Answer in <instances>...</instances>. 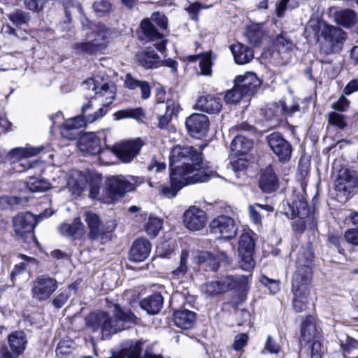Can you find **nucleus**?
Returning a JSON list of instances; mask_svg holds the SVG:
<instances>
[{"instance_id": "1", "label": "nucleus", "mask_w": 358, "mask_h": 358, "mask_svg": "<svg viewBox=\"0 0 358 358\" xmlns=\"http://www.w3.org/2000/svg\"><path fill=\"white\" fill-rule=\"evenodd\" d=\"M82 87L87 99H103V106L92 114L87 113L92 108V102L89 101L83 106L81 115L67 120L61 127V134L69 140L76 139L80 136V129L87 123H93L103 117L107 113L106 106L111 103L115 98L113 83H108L102 78H88L83 83Z\"/></svg>"}, {"instance_id": "2", "label": "nucleus", "mask_w": 358, "mask_h": 358, "mask_svg": "<svg viewBox=\"0 0 358 358\" xmlns=\"http://www.w3.org/2000/svg\"><path fill=\"white\" fill-rule=\"evenodd\" d=\"M169 160L170 172L176 173L178 169H182L185 178L194 177L193 180L197 182H206L215 175L203 161L202 152L193 146H174Z\"/></svg>"}, {"instance_id": "3", "label": "nucleus", "mask_w": 358, "mask_h": 358, "mask_svg": "<svg viewBox=\"0 0 358 358\" xmlns=\"http://www.w3.org/2000/svg\"><path fill=\"white\" fill-rule=\"evenodd\" d=\"M314 258L312 245L308 244L299 250L296 259V271L292 280V305L301 313L306 310L312 280V263Z\"/></svg>"}, {"instance_id": "4", "label": "nucleus", "mask_w": 358, "mask_h": 358, "mask_svg": "<svg viewBox=\"0 0 358 358\" xmlns=\"http://www.w3.org/2000/svg\"><path fill=\"white\" fill-rule=\"evenodd\" d=\"M113 320L106 312L92 313L85 319L86 325L94 332L100 331L102 339L126 329L124 322L137 323L136 316L129 310L121 308L118 304L114 306Z\"/></svg>"}, {"instance_id": "5", "label": "nucleus", "mask_w": 358, "mask_h": 358, "mask_svg": "<svg viewBox=\"0 0 358 358\" xmlns=\"http://www.w3.org/2000/svg\"><path fill=\"white\" fill-rule=\"evenodd\" d=\"M140 182L139 178L130 175L110 176L105 181L101 202L106 204L114 203L127 192L134 191Z\"/></svg>"}, {"instance_id": "6", "label": "nucleus", "mask_w": 358, "mask_h": 358, "mask_svg": "<svg viewBox=\"0 0 358 358\" xmlns=\"http://www.w3.org/2000/svg\"><path fill=\"white\" fill-rule=\"evenodd\" d=\"M82 20L84 29H91L87 41L76 45V48L85 53L92 55L101 52L107 46L112 37V31L103 24H94L87 19Z\"/></svg>"}, {"instance_id": "7", "label": "nucleus", "mask_w": 358, "mask_h": 358, "mask_svg": "<svg viewBox=\"0 0 358 358\" xmlns=\"http://www.w3.org/2000/svg\"><path fill=\"white\" fill-rule=\"evenodd\" d=\"M320 29L321 52L327 55L339 52L346 40V33L339 27L326 23Z\"/></svg>"}, {"instance_id": "8", "label": "nucleus", "mask_w": 358, "mask_h": 358, "mask_svg": "<svg viewBox=\"0 0 358 358\" xmlns=\"http://www.w3.org/2000/svg\"><path fill=\"white\" fill-rule=\"evenodd\" d=\"M43 147H17L12 149L8 154V160L13 165L14 172L21 173L28 169L41 166L38 162H29L27 158L36 156Z\"/></svg>"}, {"instance_id": "9", "label": "nucleus", "mask_w": 358, "mask_h": 358, "mask_svg": "<svg viewBox=\"0 0 358 358\" xmlns=\"http://www.w3.org/2000/svg\"><path fill=\"white\" fill-rule=\"evenodd\" d=\"M57 287V281L55 278L48 275H41L33 281L31 292L33 299L44 301L50 297Z\"/></svg>"}, {"instance_id": "10", "label": "nucleus", "mask_w": 358, "mask_h": 358, "mask_svg": "<svg viewBox=\"0 0 358 358\" xmlns=\"http://www.w3.org/2000/svg\"><path fill=\"white\" fill-rule=\"evenodd\" d=\"M183 173L182 169H178L176 173L170 172V185H160L159 194L167 198H173L184 186L198 183L193 180V177L185 178Z\"/></svg>"}, {"instance_id": "11", "label": "nucleus", "mask_w": 358, "mask_h": 358, "mask_svg": "<svg viewBox=\"0 0 358 358\" xmlns=\"http://www.w3.org/2000/svg\"><path fill=\"white\" fill-rule=\"evenodd\" d=\"M144 144L140 138H136L115 145L112 151L122 162L130 163L139 154Z\"/></svg>"}, {"instance_id": "12", "label": "nucleus", "mask_w": 358, "mask_h": 358, "mask_svg": "<svg viewBox=\"0 0 358 358\" xmlns=\"http://www.w3.org/2000/svg\"><path fill=\"white\" fill-rule=\"evenodd\" d=\"M254 250L255 242L252 238L247 233L242 234L238 243V254L240 267L243 270L250 271L254 268Z\"/></svg>"}, {"instance_id": "13", "label": "nucleus", "mask_w": 358, "mask_h": 358, "mask_svg": "<svg viewBox=\"0 0 358 358\" xmlns=\"http://www.w3.org/2000/svg\"><path fill=\"white\" fill-rule=\"evenodd\" d=\"M210 228L213 234L224 239L234 238L238 231V227L234 219L227 215H220L214 218L210 222Z\"/></svg>"}, {"instance_id": "14", "label": "nucleus", "mask_w": 358, "mask_h": 358, "mask_svg": "<svg viewBox=\"0 0 358 358\" xmlns=\"http://www.w3.org/2000/svg\"><path fill=\"white\" fill-rule=\"evenodd\" d=\"M358 186V178L348 169L338 172L335 182V189L338 194L348 199L354 194Z\"/></svg>"}, {"instance_id": "15", "label": "nucleus", "mask_w": 358, "mask_h": 358, "mask_svg": "<svg viewBox=\"0 0 358 358\" xmlns=\"http://www.w3.org/2000/svg\"><path fill=\"white\" fill-rule=\"evenodd\" d=\"M266 140L271 150L280 162L285 163L290 159L292 152V145L280 133L271 134L266 137Z\"/></svg>"}, {"instance_id": "16", "label": "nucleus", "mask_w": 358, "mask_h": 358, "mask_svg": "<svg viewBox=\"0 0 358 358\" xmlns=\"http://www.w3.org/2000/svg\"><path fill=\"white\" fill-rule=\"evenodd\" d=\"M185 125L191 136L201 139L208 134L209 120L204 114L194 113L186 119Z\"/></svg>"}, {"instance_id": "17", "label": "nucleus", "mask_w": 358, "mask_h": 358, "mask_svg": "<svg viewBox=\"0 0 358 358\" xmlns=\"http://www.w3.org/2000/svg\"><path fill=\"white\" fill-rule=\"evenodd\" d=\"M140 29L143 34V36H140L141 40L152 43L153 45L159 52L165 50L166 40L164 36L157 30L150 19L146 18L141 21Z\"/></svg>"}, {"instance_id": "18", "label": "nucleus", "mask_w": 358, "mask_h": 358, "mask_svg": "<svg viewBox=\"0 0 358 358\" xmlns=\"http://www.w3.org/2000/svg\"><path fill=\"white\" fill-rule=\"evenodd\" d=\"M207 222L205 211L195 206H190L183 213V223L192 231L203 229Z\"/></svg>"}, {"instance_id": "19", "label": "nucleus", "mask_w": 358, "mask_h": 358, "mask_svg": "<svg viewBox=\"0 0 358 358\" xmlns=\"http://www.w3.org/2000/svg\"><path fill=\"white\" fill-rule=\"evenodd\" d=\"M8 341L13 353L7 348H3L0 351V358H18L26 348L27 341L24 333L14 331L8 336Z\"/></svg>"}, {"instance_id": "20", "label": "nucleus", "mask_w": 358, "mask_h": 358, "mask_svg": "<svg viewBox=\"0 0 358 358\" xmlns=\"http://www.w3.org/2000/svg\"><path fill=\"white\" fill-rule=\"evenodd\" d=\"M84 215L85 221L90 230L87 236L91 240L98 239L106 233L113 231L115 227L114 223L106 227L102 224L99 217L96 213L91 211L85 212Z\"/></svg>"}, {"instance_id": "21", "label": "nucleus", "mask_w": 358, "mask_h": 358, "mask_svg": "<svg viewBox=\"0 0 358 358\" xmlns=\"http://www.w3.org/2000/svg\"><path fill=\"white\" fill-rule=\"evenodd\" d=\"M234 84L246 94V100L248 101L260 87L262 82L255 73L247 72L238 76L234 80Z\"/></svg>"}, {"instance_id": "22", "label": "nucleus", "mask_w": 358, "mask_h": 358, "mask_svg": "<svg viewBox=\"0 0 358 358\" xmlns=\"http://www.w3.org/2000/svg\"><path fill=\"white\" fill-rule=\"evenodd\" d=\"M217 281L223 293L234 289L241 294H244L248 289V276L247 275H226Z\"/></svg>"}, {"instance_id": "23", "label": "nucleus", "mask_w": 358, "mask_h": 358, "mask_svg": "<svg viewBox=\"0 0 358 358\" xmlns=\"http://www.w3.org/2000/svg\"><path fill=\"white\" fill-rule=\"evenodd\" d=\"M37 222L36 217L29 212L19 213L13 220L14 231L19 236L31 233Z\"/></svg>"}, {"instance_id": "24", "label": "nucleus", "mask_w": 358, "mask_h": 358, "mask_svg": "<svg viewBox=\"0 0 358 358\" xmlns=\"http://www.w3.org/2000/svg\"><path fill=\"white\" fill-rule=\"evenodd\" d=\"M143 345L142 339L125 341L122 343V348L119 351H113L108 358H141Z\"/></svg>"}, {"instance_id": "25", "label": "nucleus", "mask_w": 358, "mask_h": 358, "mask_svg": "<svg viewBox=\"0 0 358 358\" xmlns=\"http://www.w3.org/2000/svg\"><path fill=\"white\" fill-rule=\"evenodd\" d=\"M80 152L90 155H95L101 151L100 138L94 133L82 135L78 142Z\"/></svg>"}, {"instance_id": "26", "label": "nucleus", "mask_w": 358, "mask_h": 358, "mask_svg": "<svg viewBox=\"0 0 358 358\" xmlns=\"http://www.w3.org/2000/svg\"><path fill=\"white\" fill-rule=\"evenodd\" d=\"M198 257L200 264L203 266H208L209 269L212 271H216L221 262L227 265L231 263V259L223 251L217 252L216 256L210 252L203 251L199 253Z\"/></svg>"}, {"instance_id": "27", "label": "nucleus", "mask_w": 358, "mask_h": 358, "mask_svg": "<svg viewBox=\"0 0 358 358\" xmlns=\"http://www.w3.org/2000/svg\"><path fill=\"white\" fill-rule=\"evenodd\" d=\"M259 185L266 193H271L278 189V178L272 166H268L262 171Z\"/></svg>"}, {"instance_id": "28", "label": "nucleus", "mask_w": 358, "mask_h": 358, "mask_svg": "<svg viewBox=\"0 0 358 358\" xmlns=\"http://www.w3.org/2000/svg\"><path fill=\"white\" fill-rule=\"evenodd\" d=\"M150 250L151 243L148 239L138 238L134 242L130 250V259L136 262H143L148 257Z\"/></svg>"}, {"instance_id": "29", "label": "nucleus", "mask_w": 358, "mask_h": 358, "mask_svg": "<svg viewBox=\"0 0 358 358\" xmlns=\"http://www.w3.org/2000/svg\"><path fill=\"white\" fill-rule=\"evenodd\" d=\"M59 230L62 236L73 237L75 239L81 238L85 234V226L80 218H76L72 223H62Z\"/></svg>"}, {"instance_id": "30", "label": "nucleus", "mask_w": 358, "mask_h": 358, "mask_svg": "<svg viewBox=\"0 0 358 358\" xmlns=\"http://www.w3.org/2000/svg\"><path fill=\"white\" fill-rule=\"evenodd\" d=\"M196 108L208 113H219L222 107L221 99L210 95L201 96L196 104Z\"/></svg>"}, {"instance_id": "31", "label": "nucleus", "mask_w": 358, "mask_h": 358, "mask_svg": "<svg viewBox=\"0 0 358 358\" xmlns=\"http://www.w3.org/2000/svg\"><path fill=\"white\" fill-rule=\"evenodd\" d=\"M175 324L182 329H189L194 324L196 314L194 312L183 309L176 311L173 315Z\"/></svg>"}, {"instance_id": "32", "label": "nucleus", "mask_w": 358, "mask_h": 358, "mask_svg": "<svg viewBox=\"0 0 358 358\" xmlns=\"http://www.w3.org/2000/svg\"><path fill=\"white\" fill-rule=\"evenodd\" d=\"M230 50L236 63L238 64H247L253 59V50L241 43L231 45Z\"/></svg>"}, {"instance_id": "33", "label": "nucleus", "mask_w": 358, "mask_h": 358, "mask_svg": "<svg viewBox=\"0 0 358 358\" xmlns=\"http://www.w3.org/2000/svg\"><path fill=\"white\" fill-rule=\"evenodd\" d=\"M164 298L159 293H155L143 299L140 302L142 309L147 311L148 314L155 315L159 313L163 307Z\"/></svg>"}, {"instance_id": "34", "label": "nucleus", "mask_w": 358, "mask_h": 358, "mask_svg": "<svg viewBox=\"0 0 358 358\" xmlns=\"http://www.w3.org/2000/svg\"><path fill=\"white\" fill-rule=\"evenodd\" d=\"M318 331L313 317L309 315L302 322L301 328V343H310L317 338Z\"/></svg>"}, {"instance_id": "35", "label": "nucleus", "mask_w": 358, "mask_h": 358, "mask_svg": "<svg viewBox=\"0 0 358 358\" xmlns=\"http://www.w3.org/2000/svg\"><path fill=\"white\" fill-rule=\"evenodd\" d=\"M253 141L241 134H236L231 143V150L234 155H244L253 147Z\"/></svg>"}, {"instance_id": "36", "label": "nucleus", "mask_w": 358, "mask_h": 358, "mask_svg": "<svg viewBox=\"0 0 358 358\" xmlns=\"http://www.w3.org/2000/svg\"><path fill=\"white\" fill-rule=\"evenodd\" d=\"M138 60L141 65L145 69L157 68L162 62L160 57L151 47L146 48L138 56Z\"/></svg>"}, {"instance_id": "37", "label": "nucleus", "mask_w": 358, "mask_h": 358, "mask_svg": "<svg viewBox=\"0 0 358 358\" xmlns=\"http://www.w3.org/2000/svg\"><path fill=\"white\" fill-rule=\"evenodd\" d=\"M125 86L129 90L140 89L141 98L147 99L150 96L151 89L148 82L139 80L134 78L130 74H127L124 80Z\"/></svg>"}, {"instance_id": "38", "label": "nucleus", "mask_w": 358, "mask_h": 358, "mask_svg": "<svg viewBox=\"0 0 358 358\" xmlns=\"http://www.w3.org/2000/svg\"><path fill=\"white\" fill-rule=\"evenodd\" d=\"M245 36L250 44L259 46L265 38L266 34L260 24H253L248 27Z\"/></svg>"}, {"instance_id": "39", "label": "nucleus", "mask_w": 358, "mask_h": 358, "mask_svg": "<svg viewBox=\"0 0 358 358\" xmlns=\"http://www.w3.org/2000/svg\"><path fill=\"white\" fill-rule=\"evenodd\" d=\"M337 24L345 27H350L357 22L356 13L350 9H345L335 13Z\"/></svg>"}, {"instance_id": "40", "label": "nucleus", "mask_w": 358, "mask_h": 358, "mask_svg": "<svg viewBox=\"0 0 358 358\" xmlns=\"http://www.w3.org/2000/svg\"><path fill=\"white\" fill-rule=\"evenodd\" d=\"M31 192H45L50 188V182L41 177L30 176L26 182Z\"/></svg>"}, {"instance_id": "41", "label": "nucleus", "mask_w": 358, "mask_h": 358, "mask_svg": "<svg viewBox=\"0 0 358 358\" xmlns=\"http://www.w3.org/2000/svg\"><path fill=\"white\" fill-rule=\"evenodd\" d=\"M145 112L141 108H125L117 110L113 115L115 120L124 118H132L136 120H141L145 117Z\"/></svg>"}, {"instance_id": "42", "label": "nucleus", "mask_w": 358, "mask_h": 358, "mask_svg": "<svg viewBox=\"0 0 358 358\" xmlns=\"http://www.w3.org/2000/svg\"><path fill=\"white\" fill-rule=\"evenodd\" d=\"M188 257L189 252L187 250H182L180 257V265L171 272L173 278L179 279L185 275L187 271Z\"/></svg>"}, {"instance_id": "43", "label": "nucleus", "mask_w": 358, "mask_h": 358, "mask_svg": "<svg viewBox=\"0 0 358 358\" xmlns=\"http://www.w3.org/2000/svg\"><path fill=\"white\" fill-rule=\"evenodd\" d=\"M275 43L280 54L288 53L289 51L292 50L294 47L292 40L288 38L284 33L277 36Z\"/></svg>"}, {"instance_id": "44", "label": "nucleus", "mask_w": 358, "mask_h": 358, "mask_svg": "<svg viewBox=\"0 0 358 358\" xmlns=\"http://www.w3.org/2000/svg\"><path fill=\"white\" fill-rule=\"evenodd\" d=\"M224 99L227 103H237L244 99H246V94L234 84V87L226 92Z\"/></svg>"}, {"instance_id": "45", "label": "nucleus", "mask_w": 358, "mask_h": 358, "mask_svg": "<svg viewBox=\"0 0 358 358\" xmlns=\"http://www.w3.org/2000/svg\"><path fill=\"white\" fill-rule=\"evenodd\" d=\"M213 5H203L199 2L190 3L185 8V10L191 16V19L194 21H199V14L203 9H208L212 8Z\"/></svg>"}, {"instance_id": "46", "label": "nucleus", "mask_w": 358, "mask_h": 358, "mask_svg": "<svg viewBox=\"0 0 358 358\" xmlns=\"http://www.w3.org/2000/svg\"><path fill=\"white\" fill-rule=\"evenodd\" d=\"M162 229V220L157 217H150L145 227L148 234L156 236Z\"/></svg>"}, {"instance_id": "47", "label": "nucleus", "mask_w": 358, "mask_h": 358, "mask_svg": "<svg viewBox=\"0 0 358 358\" xmlns=\"http://www.w3.org/2000/svg\"><path fill=\"white\" fill-rule=\"evenodd\" d=\"M345 357L347 358H358V341L350 338L343 346Z\"/></svg>"}, {"instance_id": "48", "label": "nucleus", "mask_w": 358, "mask_h": 358, "mask_svg": "<svg viewBox=\"0 0 358 358\" xmlns=\"http://www.w3.org/2000/svg\"><path fill=\"white\" fill-rule=\"evenodd\" d=\"M93 9L99 17H103L111 10V4L106 0H99L94 3Z\"/></svg>"}, {"instance_id": "49", "label": "nucleus", "mask_w": 358, "mask_h": 358, "mask_svg": "<svg viewBox=\"0 0 358 358\" xmlns=\"http://www.w3.org/2000/svg\"><path fill=\"white\" fill-rule=\"evenodd\" d=\"M201 291L203 294L209 296L223 293L218 281L206 282L201 287Z\"/></svg>"}, {"instance_id": "50", "label": "nucleus", "mask_w": 358, "mask_h": 358, "mask_svg": "<svg viewBox=\"0 0 358 358\" xmlns=\"http://www.w3.org/2000/svg\"><path fill=\"white\" fill-rule=\"evenodd\" d=\"M8 18L17 26L26 24L29 20V14L21 10L9 15Z\"/></svg>"}, {"instance_id": "51", "label": "nucleus", "mask_w": 358, "mask_h": 358, "mask_svg": "<svg viewBox=\"0 0 358 358\" xmlns=\"http://www.w3.org/2000/svg\"><path fill=\"white\" fill-rule=\"evenodd\" d=\"M211 56L210 53H206L201 59L199 62V66L201 69V73L205 76H210L211 74Z\"/></svg>"}, {"instance_id": "52", "label": "nucleus", "mask_w": 358, "mask_h": 358, "mask_svg": "<svg viewBox=\"0 0 358 358\" xmlns=\"http://www.w3.org/2000/svg\"><path fill=\"white\" fill-rule=\"evenodd\" d=\"M256 207L265 209L267 211H272L273 210V207L270 206H264L258 203L255 204V206H250L249 207L250 216L255 224H259L261 222V216L259 213L256 210Z\"/></svg>"}, {"instance_id": "53", "label": "nucleus", "mask_w": 358, "mask_h": 358, "mask_svg": "<svg viewBox=\"0 0 358 358\" xmlns=\"http://www.w3.org/2000/svg\"><path fill=\"white\" fill-rule=\"evenodd\" d=\"M329 124L336 126L343 129L346 127V122L344 120V115L336 112H331L328 115Z\"/></svg>"}, {"instance_id": "54", "label": "nucleus", "mask_w": 358, "mask_h": 358, "mask_svg": "<svg viewBox=\"0 0 358 358\" xmlns=\"http://www.w3.org/2000/svg\"><path fill=\"white\" fill-rule=\"evenodd\" d=\"M70 287L63 290L56 297H55L52 301L53 306L57 308H62L68 301L70 297Z\"/></svg>"}, {"instance_id": "55", "label": "nucleus", "mask_w": 358, "mask_h": 358, "mask_svg": "<svg viewBox=\"0 0 358 358\" xmlns=\"http://www.w3.org/2000/svg\"><path fill=\"white\" fill-rule=\"evenodd\" d=\"M248 341V336L247 334L242 333L237 334L234 341L232 348L236 351H241L247 345Z\"/></svg>"}, {"instance_id": "56", "label": "nucleus", "mask_w": 358, "mask_h": 358, "mask_svg": "<svg viewBox=\"0 0 358 358\" xmlns=\"http://www.w3.org/2000/svg\"><path fill=\"white\" fill-rule=\"evenodd\" d=\"M259 280L264 285L268 287L270 292L273 294L277 293L280 289L279 281L278 280L270 279L266 275H262Z\"/></svg>"}, {"instance_id": "57", "label": "nucleus", "mask_w": 358, "mask_h": 358, "mask_svg": "<svg viewBox=\"0 0 358 358\" xmlns=\"http://www.w3.org/2000/svg\"><path fill=\"white\" fill-rule=\"evenodd\" d=\"M180 110L179 103L173 99H169L166 103V112L165 114L170 117L177 115Z\"/></svg>"}, {"instance_id": "58", "label": "nucleus", "mask_w": 358, "mask_h": 358, "mask_svg": "<svg viewBox=\"0 0 358 358\" xmlns=\"http://www.w3.org/2000/svg\"><path fill=\"white\" fill-rule=\"evenodd\" d=\"M48 0H24V4L27 9L38 12L41 10L43 6Z\"/></svg>"}, {"instance_id": "59", "label": "nucleus", "mask_w": 358, "mask_h": 358, "mask_svg": "<svg viewBox=\"0 0 358 358\" xmlns=\"http://www.w3.org/2000/svg\"><path fill=\"white\" fill-rule=\"evenodd\" d=\"M151 19L154 21L159 27L166 30L168 27V19L164 14L155 12L151 15Z\"/></svg>"}, {"instance_id": "60", "label": "nucleus", "mask_w": 358, "mask_h": 358, "mask_svg": "<svg viewBox=\"0 0 358 358\" xmlns=\"http://www.w3.org/2000/svg\"><path fill=\"white\" fill-rule=\"evenodd\" d=\"M254 127L253 126L249 124L246 122H243L241 123H238L234 126H233L230 129L229 132L231 134H238V132H243V131H253Z\"/></svg>"}, {"instance_id": "61", "label": "nucleus", "mask_w": 358, "mask_h": 358, "mask_svg": "<svg viewBox=\"0 0 358 358\" xmlns=\"http://www.w3.org/2000/svg\"><path fill=\"white\" fill-rule=\"evenodd\" d=\"M350 101L344 96H340L338 101L331 104V108L338 111H345L349 108Z\"/></svg>"}, {"instance_id": "62", "label": "nucleus", "mask_w": 358, "mask_h": 358, "mask_svg": "<svg viewBox=\"0 0 358 358\" xmlns=\"http://www.w3.org/2000/svg\"><path fill=\"white\" fill-rule=\"evenodd\" d=\"M344 237L348 243L358 246V228L348 229L345 231Z\"/></svg>"}, {"instance_id": "63", "label": "nucleus", "mask_w": 358, "mask_h": 358, "mask_svg": "<svg viewBox=\"0 0 358 358\" xmlns=\"http://www.w3.org/2000/svg\"><path fill=\"white\" fill-rule=\"evenodd\" d=\"M264 350L270 353L278 354L280 350V348L271 336H268L265 343Z\"/></svg>"}, {"instance_id": "64", "label": "nucleus", "mask_w": 358, "mask_h": 358, "mask_svg": "<svg viewBox=\"0 0 358 358\" xmlns=\"http://www.w3.org/2000/svg\"><path fill=\"white\" fill-rule=\"evenodd\" d=\"M298 214H299V217H296L294 220L293 223H292V227H293L294 231H295L296 232H298V233H301L306 228V222L301 217L302 215H304L306 214V213L301 214V213L298 212Z\"/></svg>"}]
</instances>
